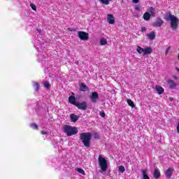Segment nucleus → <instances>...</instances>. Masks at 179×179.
<instances>
[{
  "mask_svg": "<svg viewBox=\"0 0 179 179\" xmlns=\"http://www.w3.org/2000/svg\"><path fill=\"white\" fill-rule=\"evenodd\" d=\"M166 22H171V27L172 30H177L178 27L179 19L176 15H172L171 13H168L165 16Z\"/></svg>",
  "mask_w": 179,
  "mask_h": 179,
  "instance_id": "f257e3e1",
  "label": "nucleus"
},
{
  "mask_svg": "<svg viewBox=\"0 0 179 179\" xmlns=\"http://www.w3.org/2000/svg\"><path fill=\"white\" fill-rule=\"evenodd\" d=\"M80 139L82 141L85 148H90V141H92V133H81L80 134Z\"/></svg>",
  "mask_w": 179,
  "mask_h": 179,
  "instance_id": "f03ea898",
  "label": "nucleus"
},
{
  "mask_svg": "<svg viewBox=\"0 0 179 179\" xmlns=\"http://www.w3.org/2000/svg\"><path fill=\"white\" fill-rule=\"evenodd\" d=\"M99 166L101 169L100 173H106L108 169V162L103 156L99 155L98 158Z\"/></svg>",
  "mask_w": 179,
  "mask_h": 179,
  "instance_id": "7ed1b4c3",
  "label": "nucleus"
},
{
  "mask_svg": "<svg viewBox=\"0 0 179 179\" xmlns=\"http://www.w3.org/2000/svg\"><path fill=\"white\" fill-rule=\"evenodd\" d=\"M63 131L64 134H66L67 136H72L73 135H76V134H78V128L68 124L63 127Z\"/></svg>",
  "mask_w": 179,
  "mask_h": 179,
  "instance_id": "20e7f679",
  "label": "nucleus"
},
{
  "mask_svg": "<svg viewBox=\"0 0 179 179\" xmlns=\"http://www.w3.org/2000/svg\"><path fill=\"white\" fill-rule=\"evenodd\" d=\"M78 36L80 40H82V41H87V40H89V33L87 32L79 31L78 32Z\"/></svg>",
  "mask_w": 179,
  "mask_h": 179,
  "instance_id": "39448f33",
  "label": "nucleus"
},
{
  "mask_svg": "<svg viewBox=\"0 0 179 179\" xmlns=\"http://www.w3.org/2000/svg\"><path fill=\"white\" fill-rule=\"evenodd\" d=\"M76 107H77L78 110L86 111V110H87V103H86V101H83L82 103L77 102Z\"/></svg>",
  "mask_w": 179,
  "mask_h": 179,
  "instance_id": "423d86ee",
  "label": "nucleus"
},
{
  "mask_svg": "<svg viewBox=\"0 0 179 179\" xmlns=\"http://www.w3.org/2000/svg\"><path fill=\"white\" fill-rule=\"evenodd\" d=\"M90 99L92 103H97V100H99V94L97 92H93L90 96Z\"/></svg>",
  "mask_w": 179,
  "mask_h": 179,
  "instance_id": "0eeeda50",
  "label": "nucleus"
},
{
  "mask_svg": "<svg viewBox=\"0 0 179 179\" xmlns=\"http://www.w3.org/2000/svg\"><path fill=\"white\" fill-rule=\"evenodd\" d=\"M164 23V21L162 18L158 17L157 20L154 22L153 26L154 27H161V26L163 25Z\"/></svg>",
  "mask_w": 179,
  "mask_h": 179,
  "instance_id": "6e6552de",
  "label": "nucleus"
},
{
  "mask_svg": "<svg viewBox=\"0 0 179 179\" xmlns=\"http://www.w3.org/2000/svg\"><path fill=\"white\" fill-rule=\"evenodd\" d=\"M107 17V22L109 23V24H114V23H115V17H114V15L112 14H108Z\"/></svg>",
  "mask_w": 179,
  "mask_h": 179,
  "instance_id": "1a4fd4ad",
  "label": "nucleus"
},
{
  "mask_svg": "<svg viewBox=\"0 0 179 179\" xmlns=\"http://www.w3.org/2000/svg\"><path fill=\"white\" fill-rule=\"evenodd\" d=\"M173 171H174V169H173V168H169L165 171V176H166V178H168V179L171 178V176H173Z\"/></svg>",
  "mask_w": 179,
  "mask_h": 179,
  "instance_id": "9d476101",
  "label": "nucleus"
},
{
  "mask_svg": "<svg viewBox=\"0 0 179 179\" xmlns=\"http://www.w3.org/2000/svg\"><path fill=\"white\" fill-rule=\"evenodd\" d=\"M153 52V49L150 47H147L144 48L143 55H149Z\"/></svg>",
  "mask_w": 179,
  "mask_h": 179,
  "instance_id": "9b49d317",
  "label": "nucleus"
},
{
  "mask_svg": "<svg viewBox=\"0 0 179 179\" xmlns=\"http://www.w3.org/2000/svg\"><path fill=\"white\" fill-rule=\"evenodd\" d=\"M148 13L150 15V16H152V17H156V9L153 7H150L148 10Z\"/></svg>",
  "mask_w": 179,
  "mask_h": 179,
  "instance_id": "f8f14e48",
  "label": "nucleus"
},
{
  "mask_svg": "<svg viewBox=\"0 0 179 179\" xmlns=\"http://www.w3.org/2000/svg\"><path fill=\"white\" fill-rule=\"evenodd\" d=\"M89 91V87L85 83H81L80 85V92H87Z\"/></svg>",
  "mask_w": 179,
  "mask_h": 179,
  "instance_id": "ddd939ff",
  "label": "nucleus"
},
{
  "mask_svg": "<svg viewBox=\"0 0 179 179\" xmlns=\"http://www.w3.org/2000/svg\"><path fill=\"white\" fill-rule=\"evenodd\" d=\"M69 101L71 103V104H73V106H76L78 104V102H76V98L75 96H70L69 97Z\"/></svg>",
  "mask_w": 179,
  "mask_h": 179,
  "instance_id": "4468645a",
  "label": "nucleus"
},
{
  "mask_svg": "<svg viewBox=\"0 0 179 179\" xmlns=\"http://www.w3.org/2000/svg\"><path fill=\"white\" fill-rule=\"evenodd\" d=\"M155 90H157L158 94H163L164 93V88L159 85L155 86Z\"/></svg>",
  "mask_w": 179,
  "mask_h": 179,
  "instance_id": "2eb2a0df",
  "label": "nucleus"
},
{
  "mask_svg": "<svg viewBox=\"0 0 179 179\" xmlns=\"http://www.w3.org/2000/svg\"><path fill=\"white\" fill-rule=\"evenodd\" d=\"M167 83L171 89H174L177 86V84L173 80H168Z\"/></svg>",
  "mask_w": 179,
  "mask_h": 179,
  "instance_id": "dca6fc26",
  "label": "nucleus"
},
{
  "mask_svg": "<svg viewBox=\"0 0 179 179\" xmlns=\"http://www.w3.org/2000/svg\"><path fill=\"white\" fill-rule=\"evenodd\" d=\"M154 178L158 179L160 177V170L155 169L153 173Z\"/></svg>",
  "mask_w": 179,
  "mask_h": 179,
  "instance_id": "f3484780",
  "label": "nucleus"
},
{
  "mask_svg": "<svg viewBox=\"0 0 179 179\" xmlns=\"http://www.w3.org/2000/svg\"><path fill=\"white\" fill-rule=\"evenodd\" d=\"M70 118L72 122H76L79 120V116L73 113L70 115Z\"/></svg>",
  "mask_w": 179,
  "mask_h": 179,
  "instance_id": "a211bd4d",
  "label": "nucleus"
},
{
  "mask_svg": "<svg viewBox=\"0 0 179 179\" xmlns=\"http://www.w3.org/2000/svg\"><path fill=\"white\" fill-rule=\"evenodd\" d=\"M143 179H150L148 176V169L142 170Z\"/></svg>",
  "mask_w": 179,
  "mask_h": 179,
  "instance_id": "6ab92c4d",
  "label": "nucleus"
},
{
  "mask_svg": "<svg viewBox=\"0 0 179 179\" xmlns=\"http://www.w3.org/2000/svg\"><path fill=\"white\" fill-rule=\"evenodd\" d=\"M150 16H152V15H150V14L149 13L146 12L143 14V17L144 20L149 21V20H150Z\"/></svg>",
  "mask_w": 179,
  "mask_h": 179,
  "instance_id": "aec40b11",
  "label": "nucleus"
},
{
  "mask_svg": "<svg viewBox=\"0 0 179 179\" xmlns=\"http://www.w3.org/2000/svg\"><path fill=\"white\" fill-rule=\"evenodd\" d=\"M147 36L148 37V38H150V40H155V38H156V34H155V32H150L147 35Z\"/></svg>",
  "mask_w": 179,
  "mask_h": 179,
  "instance_id": "412c9836",
  "label": "nucleus"
},
{
  "mask_svg": "<svg viewBox=\"0 0 179 179\" xmlns=\"http://www.w3.org/2000/svg\"><path fill=\"white\" fill-rule=\"evenodd\" d=\"M127 103L132 108H135V104L134 103V101H132V100L130 99H127Z\"/></svg>",
  "mask_w": 179,
  "mask_h": 179,
  "instance_id": "4be33fe9",
  "label": "nucleus"
},
{
  "mask_svg": "<svg viewBox=\"0 0 179 179\" xmlns=\"http://www.w3.org/2000/svg\"><path fill=\"white\" fill-rule=\"evenodd\" d=\"M43 86L45 89H50L51 87V84L48 81H43Z\"/></svg>",
  "mask_w": 179,
  "mask_h": 179,
  "instance_id": "5701e85b",
  "label": "nucleus"
},
{
  "mask_svg": "<svg viewBox=\"0 0 179 179\" xmlns=\"http://www.w3.org/2000/svg\"><path fill=\"white\" fill-rule=\"evenodd\" d=\"M29 127H31V128H33V129H36V131L38 130V125H37V124L36 123H31L29 124Z\"/></svg>",
  "mask_w": 179,
  "mask_h": 179,
  "instance_id": "b1692460",
  "label": "nucleus"
},
{
  "mask_svg": "<svg viewBox=\"0 0 179 179\" xmlns=\"http://www.w3.org/2000/svg\"><path fill=\"white\" fill-rule=\"evenodd\" d=\"M106 44H107V39H106L104 38H101L100 45H106Z\"/></svg>",
  "mask_w": 179,
  "mask_h": 179,
  "instance_id": "393cba45",
  "label": "nucleus"
},
{
  "mask_svg": "<svg viewBox=\"0 0 179 179\" xmlns=\"http://www.w3.org/2000/svg\"><path fill=\"white\" fill-rule=\"evenodd\" d=\"M34 87L36 92H38V89H40V84L38 83H35L34 84Z\"/></svg>",
  "mask_w": 179,
  "mask_h": 179,
  "instance_id": "a878e982",
  "label": "nucleus"
},
{
  "mask_svg": "<svg viewBox=\"0 0 179 179\" xmlns=\"http://www.w3.org/2000/svg\"><path fill=\"white\" fill-rule=\"evenodd\" d=\"M77 171L78 173H80V174H83V176H85L86 175V173L85 172V171L83 169L77 168Z\"/></svg>",
  "mask_w": 179,
  "mask_h": 179,
  "instance_id": "bb28decb",
  "label": "nucleus"
},
{
  "mask_svg": "<svg viewBox=\"0 0 179 179\" xmlns=\"http://www.w3.org/2000/svg\"><path fill=\"white\" fill-rule=\"evenodd\" d=\"M143 50H144V49L143 48H141V46L137 47L136 51L139 54H142V52L143 53Z\"/></svg>",
  "mask_w": 179,
  "mask_h": 179,
  "instance_id": "cd10ccee",
  "label": "nucleus"
},
{
  "mask_svg": "<svg viewBox=\"0 0 179 179\" xmlns=\"http://www.w3.org/2000/svg\"><path fill=\"white\" fill-rule=\"evenodd\" d=\"M99 1L103 5H108L110 3V1H111V0H99Z\"/></svg>",
  "mask_w": 179,
  "mask_h": 179,
  "instance_id": "c85d7f7f",
  "label": "nucleus"
},
{
  "mask_svg": "<svg viewBox=\"0 0 179 179\" xmlns=\"http://www.w3.org/2000/svg\"><path fill=\"white\" fill-rule=\"evenodd\" d=\"M119 171H120V173H124L125 171V167H124L122 165L120 166Z\"/></svg>",
  "mask_w": 179,
  "mask_h": 179,
  "instance_id": "c756f323",
  "label": "nucleus"
},
{
  "mask_svg": "<svg viewBox=\"0 0 179 179\" xmlns=\"http://www.w3.org/2000/svg\"><path fill=\"white\" fill-rule=\"evenodd\" d=\"M30 6L32 9V10H34L36 12V10H37V7L34 5V3H31Z\"/></svg>",
  "mask_w": 179,
  "mask_h": 179,
  "instance_id": "7c9ffc66",
  "label": "nucleus"
},
{
  "mask_svg": "<svg viewBox=\"0 0 179 179\" xmlns=\"http://www.w3.org/2000/svg\"><path fill=\"white\" fill-rule=\"evenodd\" d=\"M100 117H102V118H104V117H106V113H104V111H101L99 113Z\"/></svg>",
  "mask_w": 179,
  "mask_h": 179,
  "instance_id": "2f4dec72",
  "label": "nucleus"
},
{
  "mask_svg": "<svg viewBox=\"0 0 179 179\" xmlns=\"http://www.w3.org/2000/svg\"><path fill=\"white\" fill-rule=\"evenodd\" d=\"M170 48H171V46L167 48V49L166 50L165 55H167L169 54V51H170Z\"/></svg>",
  "mask_w": 179,
  "mask_h": 179,
  "instance_id": "473e14b6",
  "label": "nucleus"
},
{
  "mask_svg": "<svg viewBox=\"0 0 179 179\" xmlns=\"http://www.w3.org/2000/svg\"><path fill=\"white\" fill-rule=\"evenodd\" d=\"M141 31H142V33H145V31H146V27H143L141 28Z\"/></svg>",
  "mask_w": 179,
  "mask_h": 179,
  "instance_id": "72a5a7b5",
  "label": "nucleus"
},
{
  "mask_svg": "<svg viewBox=\"0 0 179 179\" xmlns=\"http://www.w3.org/2000/svg\"><path fill=\"white\" fill-rule=\"evenodd\" d=\"M41 135H47V131H41Z\"/></svg>",
  "mask_w": 179,
  "mask_h": 179,
  "instance_id": "f704fd0d",
  "label": "nucleus"
},
{
  "mask_svg": "<svg viewBox=\"0 0 179 179\" xmlns=\"http://www.w3.org/2000/svg\"><path fill=\"white\" fill-rule=\"evenodd\" d=\"M133 3H139V0H132Z\"/></svg>",
  "mask_w": 179,
  "mask_h": 179,
  "instance_id": "c9c22d12",
  "label": "nucleus"
},
{
  "mask_svg": "<svg viewBox=\"0 0 179 179\" xmlns=\"http://www.w3.org/2000/svg\"><path fill=\"white\" fill-rule=\"evenodd\" d=\"M68 30H69V31H75V29L73 28H68Z\"/></svg>",
  "mask_w": 179,
  "mask_h": 179,
  "instance_id": "e433bc0d",
  "label": "nucleus"
},
{
  "mask_svg": "<svg viewBox=\"0 0 179 179\" xmlns=\"http://www.w3.org/2000/svg\"><path fill=\"white\" fill-rule=\"evenodd\" d=\"M176 129H177V132L179 134V122L178 123Z\"/></svg>",
  "mask_w": 179,
  "mask_h": 179,
  "instance_id": "4c0bfd02",
  "label": "nucleus"
},
{
  "mask_svg": "<svg viewBox=\"0 0 179 179\" xmlns=\"http://www.w3.org/2000/svg\"><path fill=\"white\" fill-rule=\"evenodd\" d=\"M169 100H170V101H173V100H174V99H173V97H169Z\"/></svg>",
  "mask_w": 179,
  "mask_h": 179,
  "instance_id": "58836bf2",
  "label": "nucleus"
},
{
  "mask_svg": "<svg viewBox=\"0 0 179 179\" xmlns=\"http://www.w3.org/2000/svg\"><path fill=\"white\" fill-rule=\"evenodd\" d=\"M140 10L139 6H136V10Z\"/></svg>",
  "mask_w": 179,
  "mask_h": 179,
  "instance_id": "ea45409f",
  "label": "nucleus"
},
{
  "mask_svg": "<svg viewBox=\"0 0 179 179\" xmlns=\"http://www.w3.org/2000/svg\"><path fill=\"white\" fill-rule=\"evenodd\" d=\"M38 33H41V29H38Z\"/></svg>",
  "mask_w": 179,
  "mask_h": 179,
  "instance_id": "a19ab883",
  "label": "nucleus"
},
{
  "mask_svg": "<svg viewBox=\"0 0 179 179\" xmlns=\"http://www.w3.org/2000/svg\"><path fill=\"white\" fill-rule=\"evenodd\" d=\"M178 71H179V69H178Z\"/></svg>",
  "mask_w": 179,
  "mask_h": 179,
  "instance_id": "79ce46f5",
  "label": "nucleus"
}]
</instances>
